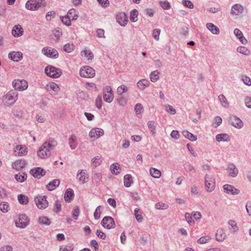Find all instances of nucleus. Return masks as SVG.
I'll return each mask as SVG.
<instances>
[{
	"label": "nucleus",
	"instance_id": "obj_1",
	"mask_svg": "<svg viewBox=\"0 0 251 251\" xmlns=\"http://www.w3.org/2000/svg\"><path fill=\"white\" fill-rule=\"evenodd\" d=\"M204 186L207 192H211L214 190L215 188V178L212 173H209L205 174Z\"/></svg>",
	"mask_w": 251,
	"mask_h": 251
},
{
	"label": "nucleus",
	"instance_id": "obj_2",
	"mask_svg": "<svg viewBox=\"0 0 251 251\" xmlns=\"http://www.w3.org/2000/svg\"><path fill=\"white\" fill-rule=\"evenodd\" d=\"M46 3L45 0H41L37 1L36 0H28L25 4V8L31 11H35L40 7L46 6Z\"/></svg>",
	"mask_w": 251,
	"mask_h": 251
},
{
	"label": "nucleus",
	"instance_id": "obj_3",
	"mask_svg": "<svg viewBox=\"0 0 251 251\" xmlns=\"http://www.w3.org/2000/svg\"><path fill=\"white\" fill-rule=\"evenodd\" d=\"M45 72L48 76L53 78H58L62 74L60 69L50 65L45 68Z\"/></svg>",
	"mask_w": 251,
	"mask_h": 251
},
{
	"label": "nucleus",
	"instance_id": "obj_4",
	"mask_svg": "<svg viewBox=\"0 0 251 251\" xmlns=\"http://www.w3.org/2000/svg\"><path fill=\"white\" fill-rule=\"evenodd\" d=\"M46 196H37L34 198V201L38 208L45 209L49 205Z\"/></svg>",
	"mask_w": 251,
	"mask_h": 251
},
{
	"label": "nucleus",
	"instance_id": "obj_5",
	"mask_svg": "<svg viewBox=\"0 0 251 251\" xmlns=\"http://www.w3.org/2000/svg\"><path fill=\"white\" fill-rule=\"evenodd\" d=\"M12 85L15 90L23 91L28 87L27 81L24 79H15L12 82Z\"/></svg>",
	"mask_w": 251,
	"mask_h": 251
},
{
	"label": "nucleus",
	"instance_id": "obj_6",
	"mask_svg": "<svg viewBox=\"0 0 251 251\" xmlns=\"http://www.w3.org/2000/svg\"><path fill=\"white\" fill-rule=\"evenodd\" d=\"M79 74L82 77L90 78L95 75V71L91 67L85 66L80 68Z\"/></svg>",
	"mask_w": 251,
	"mask_h": 251
},
{
	"label": "nucleus",
	"instance_id": "obj_7",
	"mask_svg": "<svg viewBox=\"0 0 251 251\" xmlns=\"http://www.w3.org/2000/svg\"><path fill=\"white\" fill-rule=\"evenodd\" d=\"M42 52L48 57L56 58L58 56L57 51L51 47H44L42 50Z\"/></svg>",
	"mask_w": 251,
	"mask_h": 251
},
{
	"label": "nucleus",
	"instance_id": "obj_8",
	"mask_svg": "<svg viewBox=\"0 0 251 251\" xmlns=\"http://www.w3.org/2000/svg\"><path fill=\"white\" fill-rule=\"evenodd\" d=\"M101 224L103 227L108 229L113 228L115 226L114 219L110 216L104 217L101 222Z\"/></svg>",
	"mask_w": 251,
	"mask_h": 251
},
{
	"label": "nucleus",
	"instance_id": "obj_9",
	"mask_svg": "<svg viewBox=\"0 0 251 251\" xmlns=\"http://www.w3.org/2000/svg\"><path fill=\"white\" fill-rule=\"evenodd\" d=\"M29 224V220L27 217L24 215L22 214L19 216L18 220L15 221V225L16 226L20 228H25Z\"/></svg>",
	"mask_w": 251,
	"mask_h": 251
},
{
	"label": "nucleus",
	"instance_id": "obj_10",
	"mask_svg": "<svg viewBox=\"0 0 251 251\" xmlns=\"http://www.w3.org/2000/svg\"><path fill=\"white\" fill-rule=\"evenodd\" d=\"M18 93L16 90H11L5 95V98L9 104H13L18 100Z\"/></svg>",
	"mask_w": 251,
	"mask_h": 251
},
{
	"label": "nucleus",
	"instance_id": "obj_11",
	"mask_svg": "<svg viewBox=\"0 0 251 251\" xmlns=\"http://www.w3.org/2000/svg\"><path fill=\"white\" fill-rule=\"evenodd\" d=\"M103 100L108 103H111L113 99L114 95L110 87L107 86L103 89Z\"/></svg>",
	"mask_w": 251,
	"mask_h": 251
},
{
	"label": "nucleus",
	"instance_id": "obj_12",
	"mask_svg": "<svg viewBox=\"0 0 251 251\" xmlns=\"http://www.w3.org/2000/svg\"><path fill=\"white\" fill-rule=\"evenodd\" d=\"M229 122L232 126L237 129L241 128L244 126L242 121L234 115L230 116Z\"/></svg>",
	"mask_w": 251,
	"mask_h": 251
},
{
	"label": "nucleus",
	"instance_id": "obj_13",
	"mask_svg": "<svg viewBox=\"0 0 251 251\" xmlns=\"http://www.w3.org/2000/svg\"><path fill=\"white\" fill-rule=\"evenodd\" d=\"M57 145V142L54 138H50L48 139L43 144V147L47 151L50 152Z\"/></svg>",
	"mask_w": 251,
	"mask_h": 251
},
{
	"label": "nucleus",
	"instance_id": "obj_14",
	"mask_svg": "<svg viewBox=\"0 0 251 251\" xmlns=\"http://www.w3.org/2000/svg\"><path fill=\"white\" fill-rule=\"evenodd\" d=\"M224 192L228 195H236L240 193V191L236 189L233 185L230 184H225L223 186Z\"/></svg>",
	"mask_w": 251,
	"mask_h": 251
},
{
	"label": "nucleus",
	"instance_id": "obj_15",
	"mask_svg": "<svg viewBox=\"0 0 251 251\" xmlns=\"http://www.w3.org/2000/svg\"><path fill=\"white\" fill-rule=\"evenodd\" d=\"M76 178L81 184H84L88 181L89 175L85 170H79L77 172Z\"/></svg>",
	"mask_w": 251,
	"mask_h": 251
},
{
	"label": "nucleus",
	"instance_id": "obj_16",
	"mask_svg": "<svg viewBox=\"0 0 251 251\" xmlns=\"http://www.w3.org/2000/svg\"><path fill=\"white\" fill-rule=\"evenodd\" d=\"M104 134V131L102 129L94 128L92 129L89 133L90 138H98Z\"/></svg>",
	"mask_w": 251,
	"mask_h": 251
},
{
	"label": "nucleus",
	"instance_id": "obj_17",
	"mask_svg": "<svg viewBox=\"0 0 251 251\" xmlns=\"http://www.w3.org/2000/svg\"><path fill=\"white\" fill-rule=\"evenodd\" d=\"M118 23L123 26H125L127 23V17L124 12L119 13L116 16Z\"/></svg>",
	"mask_w": 251,
	"mask_h": 251
},
{
	"label": "nucleus",
	"instance_id": "obj_18",
	"mask_svg": "<svg viewBox=\"0 0 251 251\" xmlns=\"http://www.w3.org/2000/svg\"><path fill=\"white\" fill-rule=\"evenodd\" d=\"M227 172L229 176L235 177L238 174V169L234 164L230 163L228 165Z\"/></svg>",
	"mask_w": 251,
	"mask_h": 251
},
{
	"label": "nucleus",
	"instance_id": "obj_19",
	"mask_svg": "<svg viewBox=\"0 0 251 251\" xmlns=\"http://www.w3.org/2000/svg\"><path fill=\"white\" fill-rule=\"evenodd\" d=\"M9 58L15 62H18L23 58V53L20 51H12L8 54Z\"/></svg>",
	"mask_w": 251,
	"mask_h": 251
},
{
	"label": "nucleus",
	"instance_id": "obj_20",
	"mask_svg": "<svg viewBox=\"0 0 251 251\" xmlns=\"http://www.w3.org/2000/svg\"><path fill=\"white\" fill-rule=\"evenodd\" d=\"M30 173L34 177L40 178L45 175V171L41 168L38 167L31 170Z\"/></svg>",
	"mask_w": 251,
	"mask_h": 251
},
{
	"label": "nucleus",
	"instance_id": "obj_21",
	"mask_svg": "<svg viewBox=\"0 0 251 251\" xmlns=\"http://www.w3.org/2000/svg\"><path fill=\"white\" fill-rule=\"evenodd\" d=\"M244 8L239 4H235L232 6L231 13L232 15H239L243 12Z\"/></svg>",
	"mask_w": 251,
	"mask_h": 251
},
{
	"label": "nucleus",
	"instance_id": "obj_22",
	"mask_svg": "<svg viewBox=\"0 0 251 251\" xmlns=\"http://www.w3.org/2000/svg\"><path fill=\"white\" fill-rule=\"evenodd\" d=\"M150 82L149 80L146 79H142L137 82V87L140 90H144L147 87L149 86Z\"/></svg>",
	"mask_w": 251,
	"mask_h": 251
},
{
	"label": "nucleus",
	"instance_id": "obj_23",
	"mask_svg": "<svg viewBox=\"0 0 251 251\" xmlns=\"http://www.w3.org/2000/svg\"><path fill=\"white\" fill-rule=\"evenodd\" d=\"M14 152L17 153L19 156L26 154L27 152V148L25 145H18L14 149Z\"/></svg>",
	"mask_w": 251,
	"mask_h": 251
},
{
	"label": "nucleus",
	"instance_id": "obj_24",
	"mask_svg": "<svg viewBox=\"0 0 251 251\" xmlns=\"http://www.w3.org/2000/svg\"><path fill=\"white\" fill-rule=\"evenodd\" d=\"M24 30L21 25H15L12 30V34L14 37H19L23 34Z\"/></svg>",
	"mask_w": 251,
	"mask_h": 251
},
{
	"label": "nucleus",
	"instance_id": "obj_25",
	"mask_svg": "<svg viewBox=\"0 0 251 251\" xmlns=\"http://www.w3.org/2000/svg\"><path fill=\"white\" fill-rule=\"evenodd\" d=\"M25 161L23 159H19L15 161L12 164V168L16 170H20L24 168L25 165Z\"/></svg>",
	"mask_w": 251,
	"mask_h": 251
},
{
	"label": "nucleus",
	"instance_id": "obj_26",
	"mask_svg": "<svg viewBox=\"0 0 251 251\" xmlns=\"http://www.w3.org/2000/svg\"><path fill=\"white\" fill-rule=\"evenodd\" d=\"M37 155L41 158H46L50 155V152L45 150L42 145L38 151Z\"/></svg>",
	"mask_w": 251,
	"mask_h": 251
},
{
	"label": "nucleus",
	"instance_id": "obj_27",
	"mask_svg": "<svg viewBox=\"0 0 251 251\" xmlns=\"http://www.w3.org/2000/svg\"><path fill=\"white\" fill-rule=\"evenodd\" d=\"M226 237V234L223 228H219L216 233V239L219 242L223 241Z\"/></svg>",
	"mask_w": 251,
	"mask_h": 251
},
{
	"label": "nucleus",
	"instance_id": "obj_28",
	"mask_svg": "<svg viewBox=\"0 0 251 251\" xmlns=\"http://www.w3.org/2000/svg\"><path fill=\"white\" fill-rule=\"evenodd\" d=\"M68 143L72 150L76 149L77 146L76 136L75 135H71L68 139Z\"/></svg>",
	"mask_w": 251,
	"mask_h": 251
},
{
	"label": "nucleus",
	"instance_id": "obj_29",
	"mask_svg": "<svg viewBox=\"0 0 251 251\" xmlns=\"http://www.w3.org/2000/svg\"><path fill=\"white\" fill-rule=\"evenodd\" d=\"M216 140L217 142H228L230 138L229 136L226 133H221L216 136Z\"/></svg>",
	"mask_w": 251,
	"mask_h": 251
},
{
	"label": "nucleus",
	"instance_id": "obj_30",
	"mask_svg": "<svg viewBox=\"0 0 251 251\" xmlns=\"http://www.w3.org/2000/svg\"><path fill=\"white\" fill-rule=\"evenodd\" d=\"M52 33L57 41L60 40L63 35L62 30L60 27L55 28L52 30Z\"/></svg>",
	"mask_w": 251,
	"mask_h": 251
},
{
	"label": "nucleus",
	"instance_id": "obj_31",
	"mask_svg": "<svg viewBox=\"0 0 251 251\" xmlns=\"http://www.w3.org/2000/svg\"><path fill=\"white\" fill-rule=\"evenodd\" d=\"M206 27L213 34L218 35L220 33L219 28L215 25L213 24L209 23H207L206 25Z\"/></svg>",
	"mask_w": 251,
	"mask_h": 251
},
{
	"label": "nucleus",
	"instance_id": "obj_32",
	"mask_svg": "<svg viewBox=\"0 0 251 251\" xmlns=\"http://www.w3.org/2000/svg\"><path fill=\"white\" fill-rule=\"evenodd\" d=\"M35 120L39 123H44L47 120V115L44 113L39 112L35 116Z\"/></svg>",
	"mask_w": 251,
	"mask_h": 251
},
{
	"label": "nucleus",
	"instance_id": "obj_33",
	"mask_svg": "<svg viewBox=\"0 0 251 251\" xmlns=\"http://www.w3.org/2000/svg\"><path fill=\"white\" fill-rule=\"evenodd\" d=\"M60 181L59 179H54L47 185V188L49 190L52 191L58 187Z\"/></svg>",
	"mask_w": 251,
	"mask_h": 251
},
{
	"label": "nucleus",
	"instance_id": "obj_34",
	"mask_svg": "<svg viewBox=\"0 0 251 251\" xmlns=\"http://www.w3.org/2000/svg\"><path fill=\"white\" fill-rule=\"evenodd\" d=\"M150 173L152 177L155 178H159L161 176V172L160 170L154 168H151Z\"/></svg>",
	"mask_w": 251,
	"mask_h": 251
},
{
	"label": "nucleus",
	"instance_id": "obj_35",
	"mask_svg": "<svg viewBox=\"0 0 251 251\" xmlns=\"http://www.w3.org/2000/svg\"><path fill=\"white\" fill-rule=\"evenodd\" d=\"M74 191L72 189H67L64 194V199L66 202H70L74 197Z\"/></svg>",
	"mask_w": 251,
	"mask_h": 251
},
{
	"label": "nucleus",
	"instance_id": "obj_36",
	"mask_svg": "<svg viewBox=\"0 0 251 251\" xmlns=\"http://www.w3.org/2000/svg\"><path fill=\"white\" fill-rule=\"evenodd\" d=\"M124 185L126 187H129L131 184L133 183L132 177L131 175L127 174L125 176L124 178Z\"/></svg>",
	"mask_w": 251,
	"mask_h": 251
},
{
	"label": "nucleus",
	"instance_id": "obj_37",
	"mask_svg": "<svg viewBox=\"0 0 251 251\" xmlns=\"http://www.w3.org/2000/svg\"><path fill=\"white\" fill-rule=\"evenodd\" d=\"M67 15L70 17L72 21H75L78 17V12L75 9L72 8L68 11Z\"/></svg>",
	"mask_w": 251,
	"mask_h": 251
},
{
	"label": "nucleus",
	"instance_id": "obj_38",
	"mask_svg": "<svg viewBox=\"0 0 251 251\" xmlns=\"http://www.w3.org/2000/svg\"><path fill=\"white\" fill-rule=\"evenodd\" d=\"M102 162L101 156H97L93 158L91 160V164L93 167L96 168L99 166Z\"/></svg>",
	"mask_w": 251,
	"mask_h": 251
},
{
	"label": "nucleus",
	"instance_id": "obj_39",
	"mask_svg": "<svg viewBox=\"0 0 251 251\" xmlns=\"http://www.w3.org/2000/svg\"><path fill=\"white\" fill-rule=\"evenodd\" d=\"M218 100L224 107L227 108L229 107V103L224 95H220L218 96Z\"/></svg>",
	"mask_w": 251,
	"mask_h": 251
},
{
	"label": "nucleus",
	"instance_id": "obj_40",
	"mask_svg": "<svg viewBox=\"0 0 251 251\" xmlns=\"http://www.w3.org/2000/svg\"><path fill=\"white\" fill-rule=\"evenodd\" d=\"M182 134L185 138L191 141H195L197 139L196 136H195L188 130H183L182 131Z\"/></svg>",
	"mask_w": 251,
	"mask_h": 251
},
{
	"label": "nucleus",
	"instance_id": "obj_41",
	"mask_svg": "<svg viewBox=\"0 0 251 251\" xmlns=\"http://www.w3.org/2000/svg\"><path fill=\"white\" fill-rule=\"evenodd\" d=\"M81 54L82 56H84L88 60H92L93 58V54L90 50L85 49L81 51Z\"/></svg>",
	"mask_w": 251,
	"mask_h": 251
},
{
	"label": "nucleus",
	"instance_id": "obj_42",
	"mask_svg": "<svg viewBox=\"0 0 251 251\" xmlns=\"http://www.w3.org/2000/svg\"><path fill=\"white\" fill-rule=\"evenodd\" d=\"M60 20L66 26H69L71 25V18L67 15L64 16H60Z\"/></svg>",
	"mask_w": 251,
	"mask_h": 251
},
{
	"label": "nucleus",
	"instance_id": "obj_43",
	"mask_svg": "<svg viewBox=\"0 0 251 251\" xmlns=\"http://www.w3.org/2000/svg\"><path fill=\"white\" fill-rule=\"evenodd\" d=\"M26 174L24 173H20L15 175V179L20 182H24L26 179Z\"/></svg>",
	"mask_w": 251,
	"mask_h": 251
},
{
	"label": "nucleus",
	"instance_id": "obj_44",
	"mask_svg": "<svg viewBox=\"0 0 251 251\" xmlns=\"http://www.w3.org/2000/svg\"><path fill=\"white\" fill-rule=\"evenodd\" d=\"M18 200L20 203L26 204L28 202V198L24 194H20L18 196Z\"/></svg>",
	"mask_w": 251,
	"mask_h": 251
},
{
	"label": "nucleus",
	"instance_id": "obj_45",
	"mask_svg": "<svg viewBox=\"0 0 251 251\" xmlns=\"http://www.w3.org/2000/svg\"><path fill=\"white\" fill-rule=\"evenodd\" d=\"M9 210V204L8 202L2 201L0 203V210L3 213H7Z\"/></svg>",
	"mask_w": 251,
	"mask_h": 251
},
{
	"label": "nucleus",
	"instance_id": "obj_46",
	"mask_svg": "<svg viewBox=\"0 0 251 251\" xmlns=\"http://www.w3.org/2000/svg\"><path fill=\"white\" fill-rule=\"evenodd\" d=\"M128 91L127 86L124 84L119 86L117 89V93L118 95L121 96L124 93H126Z\"/></svg>",
	"mask_w": 251,
	"mask_h": 251
},
{
	"label": "nucleus",
	"instance_id": "obj_47",
	"mask_svg": "<svg viewBox=\"0 0 251 251\" xmlns=\"http://www.w3.org/2000/svg\"><path fill=\"white\" fill-rule=\"evenodd\" d=\"M228 225L231 226L230 230L231 232H235L238 230V227L235 221L232 220H229L228 221Z\"/></svg>",
	"mask_w": 251,
	"mask_h": 251
},
{
	"label": "nucleus",
	"instance_id": "obj_48",
	"mask_svg": "<svg viewBox=\"0 0 251 251\" xmlns=\"http://www.w3.org/2000/svg\"><path fill=\"white\" fill-rule=\"evenodd\" d=\"M237 51L243 54L249 55L250 54V50L245 47L240 46L237 48Z\"/></svg>",
	"mask_w": 251,
	"mask_h": 251
},
{
	"label": "nucleus",
	"instance_id": "obj_49",
	"mask_svg": "<svg viewBox=\"0 0 251 251\" xmlns=\"http://www.w3.org/2000/svg\"><path fill=\"white\" fill-rule=\"evenodd\" d=\"M38 222L40 224L49 226L50 225V220L45 216L40 217L38 219Z\"/></svg>",
	"mask_w": 251,
	"mask_h": 251
},
{
	"label": "nucleus",
	"instance_id": "obj_50",
	"mask_svg": "<svg viewBox=\"0 0 251 251\" xmlns=\"http://www.w3.org/2000/svg\"><path fill=\"white\" fill-rule=\"evenodd\" d=\"M120 169V165L117 163H114L110 166L111 172L115 175H118L119 173V172L118 171Z\"/></svg>",
	"mask_w": 251,
	"mask_h": 251
},
{
	"label": "nucleus",
	"instance_id": "obj_51",
	"mask_svg": "<svg viewBox=\"0 0 251 251\" xmlns=\"http://www.w3.org/2000/svg\"><path fill=\"white\" fill-rule=\"evenodd\" d=\"M74 49L75 46L73 44H67L63 47L64 50L68 53L71 52Z\"/></svg>",
	"mask_w": 251,
	"mask_h": 251
},
{
	"label": "nucleus",
	"instance_id": "obj_52",
	"mask_svg": "<svg viewBox=\"0 0 251 251\" xmlns=\"http://www.w3.org/2000/svg\"><path fill=\"white\" fill-rule=\"evenodd\" d=\"M192 217L193 216L192 214L189 213H186L185 214V219L189 225L190 226H194L195 225V222L194 221L192 220Z\"/></svg>",
	"mask_w": 251,
	"mask_h": 251
},
{
	"label": "nucleus",
	"instance_id": "obj_53",
	"mask_svg": "<svg viewBox=\"0 0 251 251\" xmlns=\"http://www.w3.org/2000/svg\"><path fill=\"white\" fill-rule=\"evenodd\" d=\"M138 13L137 10L133 9L130 13V20L132 22H135L137 20Z\"/></svg>",
	"mask_w": 251,
	"mask_h": 251
},
{
	"label": "nucleus",
	"instance_id": "obj_54",
	"mask_svg": "<svg viewBox=\"0 0 251 251\" xmlns=\"http://www.w3.org/2000/svg\"><path fill=\"white\" fill-rule=\"evenodd\" d=\"M159 73L156 71H153L150 74V79L152 82H156L159 79Z\"/></svg>",
	"mask_w": 251,
	"mask_h": 251
},
{
	"label": "nucleus",
	"instance_id": "obj_55",
	"mask_svg": "<svg viewBox=\"0 0 251 251\" xmlns=\"http://www.w3.org/2000/svg\"><path fill=\"white\" fill-rule=\"evenodd\" d=\"M165 110L167 112L170 113L172 115H175L176 113V110L174 107L169 104H166L165 105Z\"/></svg>",
	"mask_w": 251,
	"mask_h": 251
},
{
	"label": "nucleus",
	"instance_id": "obj_56",
	"mask_svg": "<svg viewBox=\"0 0 251 251\" xmlns=\"http://www.w3.org/2000/svg\"><path fill=\"white\" fill-rule=\"evenodd\" d=\"M210 239L211 237L208 235L202 236L198 239V243L200 244H205L210 241Z\"/></svg>",
	"mask_w": 251,
	"mask_h": 251
},
{
	"label": "nucleus",
	"instance_id": "obj_57",
	"mask_svg": "<svg viewBox=\"0 0 251 251\" xmlns=\"http://www.w3.org/2000/svg\"><path fill=\"white\" fill-rule=\"evenodd\" d=\"M134 215L136 220L141 223L143 221V218L141 214L140 213V210L138 208H135L134 210Z\"/></svg>",
	"mask_w": 251,
	"mask_h": 251
},
{
	"label": "nucleus",
	"instance_id": "obj_58",
	"mask_svg": "<svg viewBox=\"0 0 251 251\" xmlns=\"http://www.w3.org/2000/svg\"><path fill=\"white\" fill-rule=\"evenodd\" d=\"M155 208L156 209L165 210L168 208V205L162 202H159L155 204Z\"/></svg>",
	"mask_w": 251,
	"mask_h": 251
},
{
	"label": "nucleus",
	"instance_id": "obj_59",
	"mask_svg": "<svg viewBox=\"0 0 251 251\" xmlns=\"http://www.w3.org/2000/svg\"><path fill=\"white\" fill-rule=\"evenodd\" d=\"M74 246L73 244H68L67 246H62L60 247L59 251H73Z\"/></svg>",
	"mask_w": 251,
	"mask_h": 251
},
{
	"label": "nucleus",
	"instance_id": "obj_60",
	"mask_svg": "<svg viewBox=\"0 0 251 251\" xmlns=\"http://www.w3.org/2000/svg\"><path fill=\"white\" fill-rule=\"evenodd\" d=\"M154 122L153 121H150L148 123V126L151 130L152 134L154 135L155 133V126L154 125Z\"/></svg>",
	"mask_w": 251,
	"mask_h": 251
},
{
	"label": "nucleus",
	"instance_id": "obj_61",
	"mask_svg": "<svg viewBox=\"0 0 251 251\" xmlns=\"http://www.w3.org/2000/svg\"><path fill=\"white\" fill-rule=\"evenodd\" d=\"M102 208H103L101 206H99L96 208L94 214V218L95 219L98 220L100 218L101 213V209Z\"/></svg>",
	"mask_w": 251,
	"mask_h": 251
},
{
	"label": "nucleus",
	"instance_id": "obj_62",
	"mask_svg": "<svg viewBox=\"0 0 251 251\" xmlns=\"http://www.w3.org/2000/svg\"><path fill=\"white\" fill-rule=\"evenodd\" d=\"M80 213V210L78 206H75L74 208V209L72 211V216L75 220H77L78 219V217L79 216Z\"/></svg>",
	"mask_w": 251,
	"mask_h": 251
},
{
	"label": "nucleus",
	"instance_id": "obj_63",
	"mask_svg": "<svg viewBox=\"0 0 251 251\" xmlns=\"http://www.w3.org/2000/svg\"><path fill=\"white\" fill-rule=\"evenodd\" d=\"M143 107L141 104L137 103L135 105L134 110L137 115L141 114L143 112Z\"/></svg>",
	"mask_w": 251,
	"mask_h": 251
},
{
	"label": "nucleus",
	"instance_id": "obj_64",
	"mask_svg": "<svg viewBox=\"0 0 251 251\" xmlns=\"http://www.w3.org/2000/svg\"><path fill=\"white\" fill-rule=\"evenodd\" d=\"M118 103L121 106H124L126 104L127 100L123 96H121L117 100Z\"/></svg>",
	"mask_w": 251,
	"mask_h": 251
}]
</instances>
